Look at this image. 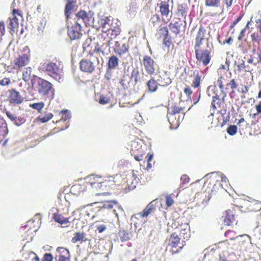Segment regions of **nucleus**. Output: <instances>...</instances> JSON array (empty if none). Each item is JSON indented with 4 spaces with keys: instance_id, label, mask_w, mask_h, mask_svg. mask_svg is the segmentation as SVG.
<instances>
[{
    "instance_id": "obj_1",
    "label": "nucleus",
    "mask_w": 261,
    "mask_h": 261,
    "mask_svg": "<svg viewBox=\"0 0 261 261\" xmlns=\"http://www.w3.org/2000/svg\"><path fill=\"white\" fill-rule=\"evenodd\" d=\"M206 31L201 25L195 35L194 41V50L197 62L203 66H207L211 62L212 53L214 50L213 45L207 42L205 47L203 46V42L206 37Z\"/></svg>"
},
{
    "instance_id": "obj_2",
    "label": "nucleus",
    "mask_w": 261,
    "mask_h": 261,
    "mask_svg": "<svg viewBox=\"0 0 261 261\" xmlns=\"http://www.w3.org/2000/svg\"><path fill=\"white\" fill-rule=\"evenodd\" d=\"M100 25L103 29H106L103 32L112 39L119 35L121 32L117 21L111 17H105L101 19Z\"/></svg>"
},
{
    "instance_id": "obj_3",
    "label": "nucleus",
    "mask_w": 261,
    "mask_h": 261,
    "mask_svg": "<svg viewBox=\"0 0 261 261\" xmlns=\"http://www.w3.org/2000/svg\"><path fill=\"white\" fill-rule=\"evenodd\" d=\"M36 88L39 94L43 96L44 99L50 101L54 98L55 90L53 84L48 81L38 77Z\"/></svg>"
},
{
    "instance_id": "obj_4",
    "label": "nucleus",
    "mask_w": 261,
    "mask_h": 261,
    "mask_svg": "<svg viewBox=\"0 0 261 261\" xmlns=\"http://www.w3.org/2000/svg\"><path fill=\"white\" fill-rule=\"evenodd\" d=\"M40 68L42 71L59 82L63 79V70L56 63L45 62Z\"/></svg>"
},
{
    "instance_id": "obj_5",
    "label": "nucleus",
    "mask_w": 261,
    "mask_h": 261,
    "mask_svg": "<svg viewBox=\"0 0 261 261\" xmlns=\"http://www.w3.org/2000/svg\"><path fill=\"white\" fill-rule=\"evenodd\" d=\"M171 0H159L157 4L158 12L160 13L161 19L165 23H168L172 17V9L170 8Z\"/></svg>"
},
{
    "instance_id": "obj_6",
    "label": "nucleus",
    "mask_w": 261,
    "mask_h": 261,
    "mask_svg": "<svg viewBox=\"0 0 261 261\" xmlns=\"http://www.w3.org/2000/svg\"><path fill=\"white\" fill-rule=\"evenodd\" d=\"M112 39L103 31L97 36V41L94 43V51L96 54H105V50L110 47Z\"/></svg>"
},
{
    "instance_id": "obj_7",
    "label": "nucleus",
    "mask_w": 261,
    "mask_h": 261,
    "mask_svg": "<svg viewBox=\"0 0 261 261\" xmlns=\"http://www.w3.org/2000/svg\"><path fill=\"white\" fill-rule=\"evenodd\" d=\"M180 239L178 237L176 232L172 233L169 239L167 248L169 249L172 254L179 253L183 248L184 245L180 242Z\"/></svg>"
},
{
    "instance_id": "obj_8",
    "label": "nucleus",
    "mask_w": 261,
    "mask_h": 261,
    "mask_svg": "<svg viewBox=\"0 0 261 261\" xmlns=\"http://www.w3.org/2000/svg\"><path fill=\"white\" fill-rule=\"evenodd\" d=\"M88 186L91 187L93 192L101 193V176L90 174L85 178Z\"/></svg>"
},
{
    "instance_id": "obj_9",
    "label": "nucleus",
    "mask_w": 261,
    "mask_h": 261,
    "mask_svg": "<svg viewBox=\"0 0 261 261\" xmlns=\"http://www.w3.org/2000/svg\"><path fill=\"white\" fill-rule=\"evenodd\" d=\"M141 63L148 75H152L154 74L156 64L151 57L148 55L144 56Z\"/></svg>"
},
{
    "instance_id": "obj_10",
    "label": "nucleus",
    "mask_w": 261,
    "mask_h": 261,
    "mask_svg": "<svg viewBox=\"0 0 261 261\" xmlns=\"http://www.w3.org/2000/svg\"><path fill=\"white\" fill-rule=\"evenodd\" d=\"M173 225L179 231V236L184 239L188 240L190 238L189 226L186 224L182 225L181 218H176Z\"/></svg>"
},
{
    "instance_id": "obj_11",
    "label": "nucleus",
    "mask_w": 261,
    "mask_h": 261,
    "mask_svg": "<svg viewBox=\"0 0 261 261\" xmlns=\"http://www.w3.org/2000/svg\"><path fill=\"white\" fill-rule=\"evenodd\" d=\"M130 153L137 161H141L143 160L145 154L142 146L138 142L134 141L131 143Z\"/></svg>"
},
{
    "instance_id": "obj_12",
    "label": "nucleus",
    "mask_w": 261,
    "mask_h": 261,
    "mask_svg": "<svg viewBox=\"0 0 261 261\" xmlns=\"http://www.w3.org/2000/svg\"><path fill=\"white\" fill-rule=\"evenodd\" d=\"M80 68L83 72L92 73L95 70V65L90 59H83L80 62Z\"/></svg>"
},
{
    "instance_id": "obj_13",
    "label": "nucleus",
    "mask_w": 261,
    "mask_h": 261,
    "mask_svg": "<svg viewBox=\"0 0 261 261\" xmlns=\"http://www.w3.org/2000/svg\"><path fill=\"white\" fill-rule=\"evenodd\" d=\"M8 92V100L10 103L15 106L21 104L23 102V97L15 89H9Z\"/></svg>"
},
{
    "instance_id": "obj_14",
    "label": "nucleus",
    "mask_w": 261,
    "mask_h": 261,
    "mask_svg": "<svg viewBox=\"0 0 261 261\" xmlns=\"http://www.w3.org/2000/svg\"><path fill=\"white\" fill-rule=\"evenodd\" d=\"M81 25L77 22L68 27V35L71 40L79 39L82 35Z\"/></svg>"
},
{
    "instance_id": "obj_15",
    "label": "nucleus",
    "mask_w": 261,
    "mask_h": 261,
    "mask_svg": "<svg viewBox=\"0 0 261 261\" xmlns=\"http://www.w3.org/2000/svg\"><path fill=\"white\" fill-rule=\"evenodd\" d=\"M116 177L101 176V193L117 185Z\"/></svg>"
},
{
    "instance_id": "obj_16",
    "label": "nucleus",
    "mask_w": 261,
    "mask_h": 261,
    "mask_svg": "<svg viewBox=\"0 0 261 261\" xmlns=\"http://www.w3.org/2000/svg\"><path fill=\"white\" fill-rule=\"evenodd\" d=\"M30 55L29 54H23L19 55L14 61L13 69H18L21 68L29 64Z\"/></svg>"
},
{
    "instance_id": "obj_17",
    "label": "nucleus",
    "mask_w": 261,
    "mask_h": 261,
    "mask_svg": "<svg viewBox=\"0 0 261 261\" xmlns=\"http://www.w3.org/2000/svg\"><path fill=\"white\" fill-rule=\"evenodd\" d=\"M156 80L159 85L163 87L168 86L172 82L171 79L169 77V73L165 71L158 72Z\"/></svg>"
},
{
    "instance_id": "obj_18",
    "label": "nucleus",
    "mask_w": 261,
    "mask_h": 261,
    "mask_svg": "<svg viewBox=\"0 0 261 261\" xmlns=\"http://www.w3.org/2000/svg\"><path fill=\"white\" fill-rule=\"evenodd\" d=\"M190 77L192 79L191 86L194 89H200V85L204 76H202L199 70H195L193 71V74L190 75Z\"/></svg>"
},
{
    "instance_id": "obj_19",
    "label": "nucleus",
    "mask_w": 261,
    "mask_h": 261,
    "mask_svg": "<svg viewBox=\"0 0 261 261\" xmlns=\"http://www.w3.org/2000/svg\"><path fill=\"white\" fill-rule=\"evenodd\" d=\"M211 89H212L214 94V95H212V107L214 110L220 109L221 108V106L222 104V101L219 95L215 93L216 91H217V88L216 87L209 86L208 89L210 90Z\"/></svg>"
},
{
    "instance_id": "obj_20",
    "label": "nucleus",
    "mask_w": 261,
    "mask_h": 261,
    "mask_svg": "<svg viewBox=\"0 0 261 261\" xmlns=\"http://www.w3.org/2000/svg\"><path fill=\"white\" fill-rule=\"evenodd\" d=\"M157 202L156 200H152L145 207V208L138 215L141 218H146L155 210Z\"/></svg>"
},
{
    "instance_id": "obj_21",
    "label": "nucleus",
    "mask_w": 261,
    "mask_h": 261,
    "mask_svg": "<svg viewBox=\"0 0 261 261\" xmlns=\"http://www.w3.org/2000/svg\"><path fill=\"white\" fill-rule=\"evenodd\" d=\"M102 208L107 209V210H112L114 214L116 216V217L118 218V214L116 212V208L122 210L121 208L120 205L119 204L118 201L116 200H111V201H106L103 205L101 207Z\"/></svg>"
},
{
    "instance_id": "obj_22",
    "label": "nucleus",
    "mask_w": 261,
    "mask_h": 261,
    "mask_svg": "<svg viewBox=\"0 0 261 261\" xmlns=\"http://www.w3.org/2000/svg\"><path fill=\"white\" fill-rule=\"evenodd\" d=\"M128 49L129 45L127 43L121 44L119 41H116L115 42L114 51L120 57H121L122 55L128 52Z\"/></svg>"
},
{
    "instance_id": "obj_23",
    "label": "nucleus",
    "mask_w": 261,
    "mask_h": 261,
    "mask_svg": "<svg viewBox=\"0 0 261 261\" xmlns=\"http://www.w3.org/2000/svg\"><path fill=\"white\" fill-rule=\"evenodd\" d=\"M57 251L59 253L56 257V261H70L69 251L64 247H58Z\"/></svg>"
},
{
    "instance_id": "obj_24",
    "label": "nucleus",
    "mask_w": 261,
    "mask_h": 261,
    "mask_svg": "<svg viewBox=\"0 0 261 261\" xmlns=\"http://www.w3.org/2000/svg\"><path fill=\"white\" fill-rule=\"evenodd\" d=\"M87 186L88 185L86 181L82 184H75L71 187L70 192L73 195L76 196L83 195L87 191Z\"/></svg>"
},
{
    "instance_id": "obj_25",
    "label": "nucleus",
    "mask_w": 261,
    "mask_h": 261,
    "mask_svg": "<svg viewBox=\"0 0 261 261\" xmlns=\"http://www.w3.org/2000/svg\"><path fill=\"white\" fill-rule=\"evenodd\" d=\"M67 2L65 6L64 14L66 17V21L70 17V15L74 11V8L76 3V0H67Z\"/></svg>"
},
{
    "instance_id": "obj_26",
    "label": "nucleus",
    "mask_w": 261,
    "mask_h": 261,
    "mask_svg": "<svg viewBox=\"0 0 261 261\" xmlns=\"http://www.w3.org/2000/svg\"><path fill=\"white\" fill-rule=\"evenodd\" d=\"M224 223L225 225L229 226L235 221L234 212L233 210H227L223 216Z\"/></svg>"
},
{
    "instance_id": "obj_27",
    "label": "nucleus",
    "mask_w": 261,
    "mask_h": 261,
    "mask_svg": "<svg viewBox=\"0 0 261 261\" xmlns=\"http://www.w3.org/2000/svg\"><path fill=\"white\" fill-rule=\"evenodd\" d=\"M93 44L91 38L86 39L83 44L84 52L87 53L90 57H93L94 53H96L94 48H92Z\"/></svg>"
},
{
    "instance_id": "obj_28",
    "label": "nucleus",
    "mask_w": 261,
    "mask_h": 261,
    "mask_svg": "<svg viewBox=\"0 0 261 261\" xmlns=\"http://www.w3.org/2000/svg\"><path fill=\"white\" fill-rule=\"evenodd\" d=\"M182 25L181 21L179 18H175L173 22L169 24V28L172 33L178 35L180 33V27Z\"/></svg>"
},
{
    "instance_id": "obj_29",
    "label": "nucleus",
    "mask_w": 261,
    "mask_h": 261,
    "mask_svg": "<svg viewBox=\"0 0 261 261\" xmlns=\"http://www.w3.org/2000/svg\"><path fill=\"white\" fill-rule=\"evenodd\" d=\"M188 7L186 4H178L177 5L176 15L184 18H186L188 11Z\"/></svg>"
},
{
    "instance_id": "obj_30",
    "label": "nucleus",
    "mask_w": 261,
    "mask_h": 261,
    "mask_svg": "<svg viewBox=\"0 0 261 261\" xmlns=\"http://www.w3.org/2000/svg\"><path fill=\"white\" fill-rule=\"evenodd\" d=\"M53 218L56 222L61 225H66L69 223V218L64 217L61 214L59 213H54Z\"/></svg>"
},
{
    "instance_id": "obj_31",
    "label": "nucleus",
    "mask_w": 261,
    "mask_h": 261,
    "mask_svg": "<svg viewBox=\"0 0 261 261\" xmlns=\"http://www.w3.org/2000/svg\"><path fill=\"white\" fill-rule=\"evenodd\" d=\"M169 32L167 27L163 26L160 27V28L157 30L156 36L158 39L165 38V37H167L169 36Z\"/></svg>"
},
{
    "instance_id": "obj_32",
    "label": "nucleus",
    "mask_w": 261,
    "mask_h": 261,
    "mask_svg": "<svg viewBox=\"0 0 261 261\" xmlns=\"http://www.w3.org/2000/svg\"><path fill=\"white\" fill-rule=\"evenodd\" d=\"M184 108L179 106L174 105L171 108L170 112L169 113L168 120L170 123L171 120L174 118V115L176 114L183 112Z\"/></svg>"
},
{
    "instance_id": "obj_33",
    "label": "nucleus",
    "mask_w": 261,
    "mask_h": 261,
    "mask_svg": "<svg viewBox=\"0 0 261 261\" xmlns=\"http://www.w3.org/2000/svg\"><path fill=\"white\" fill-rule=\"evenodd\" d=\"M158 85L159 84L157 80H155L153 77H151L147 83L148 90L151 93L156 91Z\"/></svg>"
},
{
    "instance_id": "obj_34",
    "label": "nucleus",
    "mask_w": 261,
    "mask_h": 261,
    "mask_svg": "<svg viewBox=\"0 0 261 261\" xmlns=\"http://www.w3.org/2000/svg\"><path fill=\"white\" fill-rule=\"evenodd\" d=\"M118 236L121 242H126L129 240L132 237V233L127 231L124 229H120L118 232Z\"/></svg>"
},
{
    "instance_id": "obj_35",
    "label": "nucleus",
    "mask_w": 261,
    "mask_h": 261,
    "mask_svg": "<svg viewBox=\"0 0 261 261\" xmlns=\"http://www.w3.org/2000/svg\"><path fill=\"white\" fill-rule=\"evenodd\" d=\"M85 236L86 234L84 232H76L74 234L71 242L73 243H75L79 241L86 242L88 239L85 238Z\"/></svg>"
},
{
    "instance_id": "obj_36",
    "label": "nucleus",
    "mask_w": 261,
    "mask_h": 261,
    "mask_svg": "<svg viewBox=\"0 0 261 261\" xmlns=\"http://www.w3.org/2000/svg\"><path fill=\"white\" fill-rule=\"evenodd\" d=\"M118 64L119 59L116 56L113 55L109 58L107 63L109 69H114L118 66Z\"/></svg>"
},
{
    "instance_id": "obj_37",
    "label": "nucleus",
    "mask_w": 261,
    "mask_h": 261,
    "mask_svg": "<svg viewBox=\"0 0 261 261\" xmlns=\"http://www.w3.org/2000/svg\"><path fill=\"white\" fill-rule=\"evenodd\" d=\"M222 0H204L206 7L217 8L220 7Z\"/></svg>"
},
{
    "instance_id": "obj_38",
    "label": "nucleus",
    "mask_w": 261,
    "mask_h": 261,
    "mask_svg": "<svg viewBox=\"0 0 261 261\" xmlns=\"http://www.w3.org/2000/svg\"><path fill=\"white\" fill-rule=\"evenodd\" d=\"M32 72V69L31 67L25 68L22 72V80L25 82H29L31 78Z\"/></svg>"
},
{
    "instance_id": "obj_39",
    "label": "nucleus",
    "mask_w": 261,
    "mask_h": 261,
    "mask_svg": "<svg viewBox=\"0 0 261 261\" xmlns=\"http://www.w3.org/2000/svg\"><path fill=\"white\" fill-rule=\"evenodd\" d=\"M53 117L51 113H45L44 114L40 115L38 117V120L41 123H45L51 119Z\"/></svg>"
},
{
    "instance_id": "obj_40",
    "label": "nucleus",
    "mask_w": 261,
    "mask_h": 261,
    "mask_svg": "<svg viewBox=\"0 0 261 261\" xmlns=\"http://www.w3.org/2000/svg\"><path fill=\"white\" fill-rule=\"evenodd\" d=\"M0 133L7 135L8 129L5 119L0 116Z\"/></svg>"
},
{
    "instance_id": "obj_41",
    "label": "nucleus",
    "mask_w": 261,
    "mask_h": 261,
    "mask_svg": "<svg viewBox=\"0 0 261 261\" xmlns=\"http://www.w3.org/2000/svg\"><path fill=\"white\" fill-rule=\"evenodd\" d=\"M130 79L137 84L140 80V72L138 69H134L131 72Z\"/></svg>"
},
{
    "instance_id": "obj_42",
    "label": "nucleus",
    "mask_w": 261,
    "mask_h": 261,
    "mask_svg": "<svg viewBox=\"0 0 261 261\" xmlns=\"http://www.w3.org/2000/svg\"><path fill=\"white\" fill-rule=\"evenodd\" d=\"M238 85V84L237 83L235 79H231L229 81V82L227 84L226 89H227L228 87H230V88L231 89H232V91L231 92V93L230 94V95L231 96V97H232L231 95L233 94H234L235 92H234V90L237 88Z\"/></svg>"
},
{
    "instance_id": "obj_43",
    "label": "nucleus",
    "mask_w": 261,
    "mask_h": 261,
    "mask_svg": "<svg viewBox=\"0 0 261 261\" xmlns=\"http://www.w3.org/2000/svg\"><path fill=\"white\" fill-rule=\"evenodd\" d=\"M11 18L18 21L19 19H22V12L19 10L14 9L12 12V17Z\"/></svg>"
},
{
    "instance_id": "obj_44",
    "label": "nucleus",
    "mask_w": 261,
    "mask_h": 261,
    "mask_svg": "<svg viewBox=\"0 0 261 261\" xmlns=\"http://www.w3.org/2000/svg\"><path fill=\"white\" fill-rule=\"evenodd\" d=\"M163 45L166 47L167 48L168 52L169 50L170 47L172 46H173L174 45L172 43V39L171 37L170 36L165 37V38L163 39Z\"/></svg>"
},
{
    "instance_id": "obj_45",
    "label": "nucleus",
    "mask_w": 261,
    "mask_h": 261,
    "mask_svg": "<svg viewBox=\"0 0 261 261\" xmlns=\"http://www.w3.org/2000/svg\"><path fill=\"white\" fill-rule=\"evenodd\" d=\"M30 107L37 111H38L39 112H40L42 110V109L44 107V103L43 102H39L37 103H33L30 105Z\"/></svg>"
},
{
    "instance_id": "obj_46",
    "label": "nucleus",
    "mask_w": 261,
    "mask_h": 261,
    "mask_svg": "<svg viewBox=\"0 0 261 261\" xmlns=\"http://www.w3.org/2000/svg\"><path fill=\"white\" fill-rule=\"evenodd\" d=\"M9 23L8 25V28L10 29V30H12L14 31V29L18 27L19 22L17 20H15L11 18H9Z\"/></svg>"
},
{
    "instance_id": "obj_47",
    "label": "nucleus",
    "mask_w": 261,
    "mask_h": 261,
    "mask_svg": "<svg viewBox=\"0 0 261 261\" xmlns=\"http://www.w3.org/2000/svg\"><path fill=\"white\" fill-rule=\"evenodd\" d=\"M174 195H167L165 197V202L167 207H170L174 203Z\"/></svg>"
},
{
    "instance_id": "obj_48",
    "label": "nucleus",
    "mask_w": 261,
    "mask_h": 261,
    "mask_svg": "<svg viewBox=\"0 0 261 261\" xmlns=\"http://www.w3.org/2000/svg\"><path fill=\"white\" fill-rule=\"evenodd\" d=\"M238 130V128L236 125H230L227 128V133L230 136L234 135Z\"/></svg>"
},
{
    "instance_id": "obj_49",
    "label": "nucleus",
    "mask_w": 261,
    "mask_h": 261,
    "mask_svg": "<svg viewBox=\"0 0 261 261\" xmlns=\"http://www.w3.org/2000/svg\"><path fill=\"white\" fill-rule=\"evenodd\" d=\"M60 113L62 114V117L61 118L58 120L57 121V122L60 121H65L70 118V115L68 113V111L66 110H63L60 112Z\"/></svg>"
},
{
    "instance_id": "obj_50",
    "label": "nucleus",
    "mask_w": 261,
    "mask_h": 261,
    "mask_svg": "<svg viewBox=\"0 0 261 261\" xmlns=\"http://www.w3.org/2000/svg\"><path fill=\"white\" fill-rule=\"evenodd\" d=\"M76 16L79 19H82L84 21H85V20L88 18V14L84 10H80L76 14Z\"/></svg>"
},
{
    "instance_id": "obj_51",
    "label": "nucleus",
    "mask_w": 261,
    "mask_h": 261,
    "mask_svg": "<svg viewBox=\"0 0 261 261\" xmlns=\"http://www.w3.org/2000/svg\"><path fill=\"white\" fill-rule=\"evenodd\" d=\"M184 93L187 95L188 99H191V95L193 91L189 86H187L184 89Z\"/></svg>"
},
{
    "instance_id": "obj_52",
    "label": "nucleus",
    "mask_w": 261,
    "mask_h": 261,
    "mask_svg": "<svg viewBox=\"0 0 261 261\" xmlns=\"http://www.w3.org/2000/svg\"><path fill=\"white\" fill-rule=\"evenodd\" d=\"M110 99L109 97L102 95L100 96L99 103L101 105H106L109 103Z\"/></svg>"
},
{
    "instance_id": "obj_53",
    "label": "nucleus",
    "mask_w": 261,
    "mask_h": 261,
    "mask_svg": "<svg viewBox=\"0 0 261 261\" xmlns=\"http://www.w3.org/2000/svg\"><path fill=\"white\" fill-rule=\"evenodd\" d=\"M225 80L223 76H220L217 80L218 86L222 91H223L224 89V81Z\"/></svg>"
},
{
    "instance_id": "obj_54",
    "label": "nucleus",
    "mask_w": 261,
    "mask_h": 261,
    "mask_svg": "<svg viewBox=\"0 0 261 261\" xmlns=\"http://www.w3.org/2000/svg\"><path fill=\"white\" fill-rule=\"evenodd\" d=\"M251 40L253 42L259 43L260 41V38L257 33H253L251 35Z\"/></svg>"
},
{
    "instance_id": "obj_55",
    "label": "nucleus",
    "mask_w": 261,
    "mask_h": 261,
    "mask_svg": "<svg viewBox=\"0 0 261 261\" xmlns=\"http://www.w3.org/2000/svg\"><path fill=\"white\" fill-rule=\"evenodd\" d=\"M249 23H250V21H248L246 24V27L241 31L240 34L239 35V36L238 37V39L239 41H241L243 39V38L244 37L246 29L248 27Z\"/></svg>"
},
{
    "instance_id": "obj_56",
    "label": "nucleus",
    "mask_w": 261,
    "mask_h": 261,
    "mask_svg": "<svg viewBox=\"0 0 261 261\" xmlns=\"http://www.w3.org/2000/svg\"><path fill=\"white\" fill-rule=\"evenodd\" d=\"M5 33V25L4 22H0V41Z\"/></svg>"
},
{
    "instance_id": "obj_57",
    "label": "nucleus",
    "mask_w": 261,
    "mask_h": 261,
    "mask_svg": "<svg viewBox=\"0 0 261 261\" xmlns=\"http://www.w3.org/2000/svg\"><path fill=\"white\" fill-rule=\"evenodd\" d=\"M151 22L153 25L154 27L156 25V23L160 21V16L157 14H154L151 17Z\"/></svg>"
},
{
    "instance_id": "obj_58",
    "label": "nucleus",
    "mask_w": 261,
    "mask_h": 261,
    "mask_svg": "<svg viewBox=\"0 0 261 261\" xmlns=\"http://www.w3.org/2000/svg\"><path fill=\"white\" fill-rule=\"evenodd\" d=\"M11 84V80L9 77H5L0 81V85L3 86H8Z\"/></svg>"
},
{
    "instance_id": "obj_59",
    "label": "nucleus",
    "mask_w": 261,
    "mask_h": 261,
    "mask_svg": "<svg viewBox=\"0 0 261 261\" xmlns=\"http://www.w3.org/2000/svg\"><path fill=\"white\" fill-rule=\"evenodd\" d=\"M53 256L51 253H45L42 258V261H53Z\"/></svg>"
},
{
    "instance_id": "obj_60",
    "label": "nucleus",
    "mask_w": 261,
    "mask_h": 261,
    "mask_svg": "<svg viewBox=\"0 0 261 261\" xmlns=\"http://www.w3.org/2000/svg\"><path fill=\"white\" fill-rule=\"evenodd\" d=\"M16 125L20 126L25 122L23 118L16 117L14 121H13Z\"/></svg>"
},
{
    "instance_id": "obj_61",
    "label": "nucleus",
    "mask_w": 261,
    "mask_h": 261,
    "mask_svg": "<svg viewBox=\"0 0 261 261\" xmlns=\"http://www.w3.org/2000/svg\"><path fill=\"white\" fill-rule=\"evenodd\" d=\"M219 261H238V259L236 258L232 259H230L228 256H225L224 255H220Z\"/></svg>"
},
{
    "instance_id": "obj_62",
    "label": "nucleus",
    "mask_w": 261,
    "mask_h": 261,
    "mask_svg": "<svg viewBox=\"0 0 261 261\" xmlns=\"http://www.w3.org/2000/svg\"><path fill=\"white\" fill-rule=\"evenodd\" d=\"M146 158H147V169H150L151 168V165L150 163V162L152 160L153 154H152L148 153L147 156H146Z\"/></svg>"
},
{
    "instance_id": "obj_63",
    "label": "nucleus",
    "mask_w": 261,
    "mask_h": 261,
    "mask_svg": "<svg viewBox=\"0 0 261 261\" xmlns=\"http://www.w3.org/2000/svg\"><path fill=\"white\" fill-rule=\"evenodd\" d=\"M242 16H239L236 18V19L232 22L229 27V29L231 30L234 27V26L241 20Z\"/></svg>"
},
{
    "instance_id": "obj_64",
    "label": "nucleus",
    "mask_w": 261,
    "mask_h": 261,
    "mask_svg": "<svg viewBox=\"0 0 261 261\" xmlns=\"http://www.w3.org/2000/svg\"><path fill=\"white\" fill-rule=\"evenodd\" d=\"M233 0H223V3L224 5L226 8H229L231 7L233 4Z\"/></svg>"
}]
</instances>
